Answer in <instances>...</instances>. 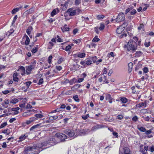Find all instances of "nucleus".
<instances>
[{
    "label": "nucleus",
    "instance_id": "nucleus-1",
    "mask_svg": "<svg viewBox=\"0 0 154 154\" xmlns=\"http://www.w3.org/2000/svg\"><path fill=\"white\" fill-rule=\"evenodd\" d=\"M126 48L128 51H131L134 52L137 49V48L135 42L132 40H130L127 43Z\"/></svg>",
    "mask_w": 154,
    "mask_h": 154
},
{
    "label": "nucleus",
    "instance_id": "nucleus-2",
    "mask_svg": "<svg viewBox=\"0 0 154 154\" xmlns=\"http://www.w3.org/2000/svg\"><path fill=\"white\" fill-rule=\"evenodd\" d=\"M36 63V61H34L31 63L30 65L26 66V72L27 75H29L30 74L32 70L35 69Z\"/></svg>",
    "mask_w": 154,
    "mask_h": 154
},
{
    "label": "nucleus",
    "instance_id": "nucleus-3",
    "mask_svg": "<svg viewBox=\"0 0 154 154\" xmlns=\"http://www.w3.org/2000/svg\"><path fill=\"white\" fill-rule=\"evenodd\" d=\"M55 137L57 138L59 142L63 141L67 138V136L65 134L62 133H58L56 134Z\"/></svg>",
    "mask_w": 154,
    "mask_h": 154
},
{
    "label": "nucleus",
    "instance_id": "nucleus-4",
    "mask_svg": "<svg viewBox=\"0 0 154 154\" xmlns=\"http://www.w3.org/2000/svg\"><path fill=\"white\" fill-rule=\"evenodd\" d=\"M130 152V150L128 147L120 148L119 154H128Z\"/></svg>",
    "mask_w": 154,
    "mask_h": 154
},
{
    "label": "nucleus",
    "instance_id": "nucleus-5",
    "mask_svg": "<svg viewBox=\"0 0 154 154\" xmlns=\"http://www.w3.org/2000/svg\"><path fill=\"white\" fill-rule=\"evenodd\" d=\"M125 20V14L123 12H120L119 13L116 19V20L117 22L123 21Z\"/></svg>",
    "mask_w": 154,
    "mask_h": 154
},
{
    "label": "nucleus",
    "instance_id": "nucleus-6",
    "mask_svg": "<svg viewBox=\"0 0 154 154\" xmlns=\"http://www.w3.org/2000/svg\"><path fill=\"white\" fill-rule=\"evenodd\" d=\"M64 132L66 134H67L70 137H73L75 134L73 131L69 129L65 130Z\"/></svg>",
    "mask_w": 154,
    "mask_h": 154
},
{
    "label": "nucleus",
    "instance_id": "nucleus-7",
    "mask_svg": "<svg viewBox=\"0 0 154 154\" xmlns=\"http://www.w3.org/2000/svg\"><path fill=\"white\" fill-rule=\"evenodd\" d=\"M105 126L103 125H97L94 126L91 128V130L95 131L97 129L104 128Z\"/></svg>",
    "mask_w": 154,
    "mask_h": 154
},
{
    "label": "nucleus",
    "instance_id": "nucleus-8",
    "mask_svg": "<svg viewBox=\"0 0 154 154\" xmlns=\"http://www.w3.org/2000/svg\"><path fill=\"white\" fill-rule=\"evenodd\" d=\"M44 146V145L42 143H40L38 144H37L36 146H35L36 147V149H35V150H37V151L36 150V152H35V154H38L40 151H41L42 150H40V148L43 147Z\"/></svg>",
    "mask_w": 154,
    "mask_h": 154
},
{
    "label": "nucleus",
    "instance_id": "nucleus-9",
    "mask_svg": "<svg viewBox=\"0 0 154 154\" xmlns=\"http://www.w3.org/2000/svg\"><path fill=\"white\" fill-rule=\"evenodd\" d=\"M17 71L19 72V73H20L22 75L25 74V70L24 67L21 66L19 67V69H17Z\"/></svg>",
    "mask_w": 154,
    "mask_h": 154
},
{
    "label": "nucleus",
    "instance_id": "nucleus-10",
    "mask_svg": "<svg viewBox=\"0 0 154 154\" xmlns=\"http://www.w3.org/2000/svg\"><path fill=\"white\" fill-rule=\"evenodd\" d=\"M19 73L15 72L13 74V80L16 82H18L19 81L18 76L19 75Z\"/></svg>",
    "mask_w": 154,
    "mask_h": 154
},
{
    "label": "nucleus",
    "instance_id": "nucleus-11",
    "mask_svg": "<svg viewBox=\"0 0 154 154\" xmlns=\"http://www.w3.org/2000/svg\"><path fill=\"white\" fill-rule=\"evenodd\" d=\"M10 102L9 100L5 99L4 102L2 103V106L5 108H7L8 106V104Z\"/></svg>",
    "mask_w": 154,
    "mask_h": 154
},
{
    "label": "nucleus",
    "instance_id": "nucleus-12",
    "mask_svg": "<svg viewBox=\"0 0 154 154\" xmlns=\"http://www.w3.org/2000/svg\"><path fill=\"white\" fill-rule=\"evenodd\" d=\"M124 29L125 28L122 26H120L116 29V32L118 34L122 33Z\"/></svg>",
    "mask_w": 154,
    "mask_h": 154
},
{
    "label": "nucleus",
    "instance_id": "nucleus-13",
    "mask_svg": "<svg viewBox=\"0 0 154 154\" xmlns=\"http://www.w3.org/2000/svg\"><path fill=\"white\" fill-rule=\"evenodd\" d=\"M136 106L138 108H141L142 107H145L147 106L146 103V102H141L137 104Z\"/></svg>",
    "mask_w": 154,
    "mask_h": 154
},
{
    "label": "nucleus",
    "instance_id": "nucleus-14",
    "mask_svg": "<svg viewBox=\"0 0 154 154\" xmlns=\"http://www.w3.org/2000/svg\"><path fill=\"white\" fill-rule=\"evenodd\" d=\"M55 135L53 136L52 138H51L50 140V141L52 142L53 143L56 144L58 143H59V140L57 138H56L55 137Z\"/></svg>",
    "mask_w": 154,
    "mask_h": 154
},
{
    "label": "nucleus",
    "instance_id": "nucleus-15",
    "mask_svg": "<svg viewBox=\"0 0 154 154\" xmlns=\"http://www.w3.org/2000/svg\"><path fill=\"white\" fill-rule=\"evenodd\" d=\"M67 12L69 13V15L73 16L75 15L76 14V11L75 10H72L71 9H69L67 11Z\"/></svg>",
    "mask_w": 154,
    "mask_h": 154
},
{
    "label": "nucleus",
    "instance_id": "nucleus-16",
    "mask_svg": "<svg viewBox=\"0 0 154 154\" xmlns=\"http://www.w3.org/2000/svg\"><path fill=\"white\" fill-rule=\"evenodd\" d=\"M23 102H20L19 104V106L21 108L24 107L25 106V103L26 101H27L26 98H24L23 99Z\"/></svg>",
    "mask_w": 154,
    "mask_h": 154
},
{
    "label": "nucleus",
    "instance_id": "nucleus-17",
    "mask_svg": "<svg viewBox=\"0 0 154 154\" xmlns=\"http://www.w3.org/2000/svg\"><path fill=\"white\" fill-rule=\"evenodd\" d=\"M20 108L19 107L13 108L11 109V110L14 112H12L11 113H13L14 115L17 114L18 113V110H19Z\"/></svg>",
    "mask_w": 154,
    "mask_h": 154
},
{
    "label": "nucleus",
    "instance_id": "nucleus-18",
    "mask_svg": "<svg viewBox=\"0 0 154 154\" xmlns=\"http://www.w3.org/2000/svg\"><path fill=\"white\" fill-rule=\"evenodd\" d=\"M141 112L143 113H150L151 112V111L148 109H143L141 110Z\"/></svg>",
    "mask_w": 154,
    "mask_h": 154
},
{
    "label": "nucleus",
    "instance_id": "nucleus-19",
    "mask_svg": "<svg viewBox=\"0 0 154 154\" xmlns=\"http://www.w3.org/2000/svg\"><path fill=\"white\" fill-rule=\"evenodd\" d=\"M19 101L18 99L15 98H12L10 100V102L11 103L15 104Z\"/></svg>",
    "mask_w": 154,
    "mask_h": 154
},
{
    "label": "nucleus",
    "instance_id": "nucleus-20",
    "mask_svg": "<svg viewBox=\"0 0 154 154\" xmlns=\"http://www.w3.org/2000/svg\"><path fill=\"white\" fill-rule=\"evenodd\" d=\"M32 29V27H29L26 30V32L28 35L29 36L30 38H31L32 36L30 35Z\"/></svg>",
    "mask_w": 154,
    "mask_h": 154
},
{
    "label": "nucleus",
    "instance_id": "nucleus-21",
    "mask_svg": "<svg viewBox=\"0 0 154 154\" xmlns=\"http://www.w3.org/2000/svg\"><path fill=\"white\" fill-rule=\"evenodd\" d=\"M58 118V117L57 115H55L50 116L49 119L50 121H52L57 119Z\"/></svg>",
    "mask_w": 154,
    "mask_h": 154
},
{
    "label": "nucleus",
    "instance_id": "nucleus-22",
    "mask_svg": "<svg viewBox=\"0 0 154 154\" xmlns=\"http://www.w3.org/2000/svg\"><path fill=\"white\" fill-rule=\"evenodd\" d=\"M22 7H20L18 8H16L14 9L11 11L12 14H15L16 12H18L21 8Z\"/></svg>",
    "mask_w": 154,
    "mask_h": 154
},
{
    "label": "nucleus",
    "instance_id": "nucleus-23",
    "mask_svg": "<svg viewBox=\"0 0 154 154\" xmlns=\"http://www.w3.org/2000/svg\"><path fill=\"white\" fill-rule=\"evenodd\" d=\"M34 11V9L33 8H32L29 10H27L25 11L26 14H31L33 13Z\"/></svg>",
    "mask_w": 154,
    "mask_h": 154
},
{
    "label": "nucleus",
    "instance_id": "nucleus-24",
    "mask_svg": "<svg viewBox=\"0 0 154 154\" xmlns=\"http://www.w3.org/2000/svg\"><path fill=\"white\" fill-rule=\"evenodd\" d=\"M140 151L143 154H146V152L144 148V146L143 145L140 146Z\"/></svg>",
    "mask_w": 154,
    "mask_h": 154
},
{
    "label": "nucleus",
    "instance_id": "nucleus-25",
    "mask_svg": "<svg viewBox=\"0 0 154 154\" xmlns=\"http://www.w3.org/2000/svg\"><path fill=\"white\" fill-rule=\"evenodd\" d=\"M32 111H33V112H35L37 111H36L34 109L27 111L26 112H25L23 113V116L26 117L27 116H29L30 114L29 112Z\"/></svg>",
    "mask_w": 154,
    "mask_h": 154
},
{
    "label": "nucleus",
    "instance_id": "nucleus-26",
    "mask_svg": "<svg viewBox=\"0 0 154 154\" xmlns=\"http://www.w3.org/2000/svg\"><path fill=\"white\" fill-rule=\"evenodd\" d=\"M85 54L84 53H79L77 54V56L78 57L82 58L85 57Z\"/></svg>",
    "mask_w": 154,
    "mask_h": 154
},
{
    "label": "nucleus",
    "instance_id": "nucleus-27",
    "mask_svg": "<svg viewBox=\"0 0 154 154\" xmlns=\"http://www.w3.org/2000/svg\"><path fill=\"white\" fill-rule=\"evenodd\" d=\"M133 63L130 62L128 64V71L130 72L131 71L133 68Z\"/></svg>",
    "mask_w": 154,
    "mask_h": 154
},
{
    "label": "nucleus",
    "instance_id": "nucleus-28",
    "mask_svg": "<svg viewBox=\"0 0 154 154\" xmlns=\"http://www.w3.org/2000/svg\"><path fill=\"white\" fill-rule=\"evenodd\" d=\"M26 138V136H25V135H21L19 138V140L18 141H21L25 140Z\"/></svg>",
    "mask_w": 154,
    "mask_h": 154
},
{
    "label": "nucleus",
    "instance_id": "nucleus-29",
    "mask_svg": "<svg viewBox=\"0 0 154 154\" xmlns=\"http://www.w3.org/2000/svg\"><path fill=\"white\" fill-rule=\"evenodd\" d=\"M14 31V30L13 29H11L8 32H6V35L9 36L13 33Z\"/></svg>",
    "mask_w": 154,
    "mask_h": 154
},
{
    "label": "nucleus",
    "instance_id": "nucleus-30",
    "mask_svg": "<svg viewBox=\"0 0 154 154\" xmlns=\"http://www.w3.org/2000/svg\"><path fill=\"white\" fill-rule=\"evenodd\" d=\"M137 128L140 131L142 132H145L146 130V129L145 128L142 127L138 126Z\"/></svg>",
    "mask_w": 154,
    "mask_h": 154
},
{
    "label": "nucleus",
    "instance_id": "nucleus-31",
    "mask_svg": "<svg viewBox=\"0 0 154 154\" xmlns=\"http://www.w3.org/2000/svg\"><path fill=\"white\" fill-rule=\"evenodd\" d=\"M58 12V11H57L56 9H54L51 13V16L52 17H54L55 15Z\"/></svg>",
    "mask_w": 154,
    "mask_h": 154
},
{
    "label": "nucleus",
    "instance_id": "nucleus-32",
    "mask_svg": "<svg viewBox=\"0 0 154 154\" xmlns=\"http://www.w3.org/2000/svg\"><path fill=\"white\" fill-rule=\"evenodd\" d=\"M62 31L64 32L65 31H68L69 30V28L67 26L66 24H65L63 29L62 28Z\"/></svg>",
    "mask_w": 154,
    "mask_h": 154
},
{
    "label": "nucleus",
    "instance_id": "nucleus-33",
    "mask_svg": "<svg viewBox=\"0 0 154 154\" xmlns=\"http://www.w3.org/2000/svg\"><path fill=\"white\" fill-rule=\"evenodd\" d=\"M120 100L122 103H127L128 102L127 99L125 97H121Z\"/></svg>",
    "mask_w": 154,
    "mask_h": 154
},
{
    "label": "nucleus",
    "instance_id": "nucleus-34",
    "mask_svg": "<svg viewBox=\"0 0 154 154\" xmlns=\"http://www.w3.org/2000/svg\"><path fill=\"white\" fill-rule=\"evenodd\" d=\"M2 132L3 133L6 134V135H8L10 133V131L9 129H7L3 131Z\"/></svg>",
    "mask_w": 154,
    "mask_h": 154
},
{
    "label": "nucleus",
    "instance_id": "nucleus-35",
    "mask_svg": "<svg viewBox=\"0 0 154 154\" xmlns=\"http://www.w3.org/2000/svg\"><path fill=\"white\" fill-rule=\"evenodd\" d=\"M141 117L144 119V120L148 122L149 120L150 117V116L149 117V116H142Z\"/></svg>",
    "mask_w": 154,
    "mask_h": 154
},
{
    "label": "nucleus",
    "instance_id": "nucleus-36",
    "mask_svg": "<svg viewBox=\"0 0 154 154\" xmlns=\"http://www.w3.org/2000/svg\"><path fill=\"white\" fill-rule=\"evenodd\" d=\"M73 98L74 100L77 102H79L80 101L79 99V98L78 96L77 95H75L73 96Z\"/></svg>",
    "mask_w": 154,
    "mask_h": 154
},
{
    "label": "nucleus",
    "instance_id": "nucleus-37",
    "mask_svg": "<svg viewBox=\"0 0 154 154\" xmlns=\"http://www.w3.org/2000/svg\"><path fill=\"white\" fill-rule=\"evenodd\" d=\"M142 53L140 51H137L135 53V56L137 57H140L142 54Z\"/></svg>",
    "mask_w": 154,
    "mask_h": 154
},
{
    "label": "nucleus",
    "instance_id": "nucleus-38",
    "mask_svg": "<svg viewBox=\"0 0 154 154\" xmlns=\"http://www.w3.org/2000/svg\"><path fill=\"white\" fill-rule=\"evenodd\" d=\"M36 119L38 118H41L44 117V116L42 114H38L35 115Z\"/></svg>",
    "mask_w": 154,
    "mask_h": 154
},
{
    "label": "nucleus",
    "instance_id": "nucleus-39",
    "mask_svg": "<svg viewBox=\"0 0 154 154\" xmlns=\"http://www.w3.org/2000/svg\"><path fill=\"white\" fill-rule=\"evenodd\" d=\"M31 83L32 82L29 81L24 83V84L26 85L27 87V88H29V86L31 85Z\"/></svg>",
    "mask_w": 154,
    "mask_h": 154
},
{
    "label": "nucleus",
    "instance_id": "nucleus-40",
    "mask_svg": "<svg viewBox=\"0 0 154 154\" xmlns=\"http://www.w3.org/2000/svg\"><path fill=\"white\" fill-rule=\"evenodd\" d=\"M26 38L25 43V44L26 45H28L29 42L30 40L29 38L27 36H26Z\"/></svg>",
    "mask_w": 154,
    "mask_h": 154
},
{
    "label": "nucleus",
    "instance_id": "nucleus-41",
    "mask_svg": "<svg viewBox=\"0 0 154 154\" xmlns=\"http://www.w3.org/2000/svg\"><path fill=\"white\" fill-rule=\"evenodd\" d=\"M104 119L106 121L108 122H112L113 120V119L112 117H106L104 118Z\"/></svg>",
    "mask_w": 154,
    "mask_h": 154
},
{
    "label": "nucleus",
    "instance_id": "nucleus-42",
    "mask_svg": "<svg viewBox=\"0 0 154 154\" xmlns=\"http://www.w3.org/2000/svg\"><path fill=\"white\" fill-rule=\"evenodd\" d=\"M104 17V16L103 15H98L97 16V18L98 20L103 19Z\"/></svg>",
    "mask_w": 154,
    "mask_h": 154
},
{
    "label": "nucleus",
    "instance_id": "nucleus-43",
    "mask_svg": "<svg viewBox=\"0 0 154 154\" xmlns=\"http://www.w3.org/2000/svg\"><path fill=\"white\" fill-rule=\"evenodd\" d=\"M94 63H95L97 60V58L96 56H94L90 58Z\"/></svg>",
    "mask_w": 154,
    "mask_h": 154
},
{
    "label": "nucleus",
    "instance_id": "nucleus-44",
    "mask_svg": "<svg viewBox=\"0 0 154 154\" xmlns=\"http://www.w3.org/2000/svg\"><path fill=\"white\" fill-rule=\"evenodd\" d=\"M92 63V61L91 59L90 58L86 62L85 64H87L88 65H89L91 64Z\"/></svg>",
    "mask_w": 154,
    "mask_h": 154
},
{
    "label": "nucleus",
    "instance_id": "nucleus-45",
    "mask_svg": "<svg viewBox=\"0 0 154 154\" xmlns=\"http://www.w3.org/2000/svg\"><path fill=\"white\" fill-rule=\"evenodd\" d=\"M99 39L97 37V36H95L94 38L93 39L92 41L94 42H97L99 41Z\"/></svg>",
    "mask_w": 154,
    "mask_h": 154
},
{
    "label": "nucleus",
    "instance_id": "nucleus-46",
    "mask_svg": "<svg viewBox=\"0 0 154 154\" xmlns=\"http://www.w3.org/2000/svg\"><path fill=\"white\" fill-rule=\"evenodd\" d=\"M104 25L103 24H101L99 28V29L100 30L103 29L104 28Z\"/></svg>",
    "mask_w": 154,
    "mask_h": 154
},
{
    "label": "nucleus",
    "instance_id": "nucleus-47",
    "mask_svg": "<svg viewBox=\"0 0 154 154\" xmlns=\"http://www.w3.org/2000/svg\"><path fill=\"white\" fill-rule=\"evenodd\" d=\"M7 125V123L6 122H5L2 123L0 126V128H2L4 127L5 126Z\"/></svg>",
    "mask_w": 154,
    "mask_h": 154
},
{
    "label": "nucleus",
    "instance_id": "nucleus-48",
    "mask_svg": "<svg viewBox=\"0 0 154 154\" xmlns=\"http://www.w3.org/2000/svg\"><path fill=\"white\" fill-rule=\"evenodd\" d=\"M41 125V124H37V125H35L32 126L30 128V130H32L33 129H34L37 128L39 125Z\"/></svg>",
    "mask_w": 154,
    "mask_h": 154
},
{
    "label": "nucleus",
    "instance_id": "nucleus-49",
    "mask_svg": "<svg viewBox=\"0 0 154 154\" xmlns=\"http://www.w3.org/2000/svg\"><path fill=\"white\" fill-rule=\"evenodd\" d=\"M71 48V46L70 45H68L66 47L65 50L66 51H69L70 50Z\"/></svg>",
    "mask_w": 154,
    "mask_h": 154
},
{
    "label": "nucleus",
    "instance_id": "nucleus-50",
    "mask_svg": "<svg viewBox=\"0 0 154 154\" xmlns=\"http://www.w3.org/2000/svg\"><path fill=\"white\" fill-rule=\"evenodd\" d=\"M52 58V56L51 55H50L49 56L48 59V63L49 64L51 63V60Z\"/></svg>",
    "mask_w": 154,
    "mask_h": 154
},
{
    "label": "nucleus",
    "instance_id": "nucleus-51",
    "mask_svg": "<svg viewBox=\"0 0 154 154\" xmlns=\"http://www.w3.org/2000/svg\"><path fill=\"white\" fill-rule=\"evenodd\" d=\"M60 111V108H57L55 110L51 111L49 113H52L57 112H59Z\"/></svg>",
    "mask_w": 154,
    "mask_h": 154
},
{
    "label": "nucleus",
    "instance_id": "nucleus-52",
    "mask_svg": "<svg viewBox=\"0 0 154 154\" xmlns=\"http://www.w3.org/2000/svg\"><path fill=\"white\" fill-rule=\"evenodd\" d=\"M89 116V115L88 114H87L86 115L82 116V118L84 120H86L87 119Z\"/></svg>",
    "mask_w": 154,
    "mask_h": 154
},
{
    "label": "nucleus",
    "instance_id": "nucleus-53",
    "mask_svg": "<svg viewBox=\"0 0 154 154\" xmlns=\"http://www.w3.org/2000/svg\"><path fill=\"white\" fill-rule=\"evenodd\" d=\"M137 12L136 11L135 9H134L132 10L131 11H130V13L131 15H134Z\"/></svg>",
    "mask_w": 154,
    "mask_h": 154
},
{
    "label": "nucleus",
    "instance_id": "nucleus-54",
    "mask_svg": "<svg viewBox=\"0 0 154 154\" xmlns=\"http://www.w3.org/2000/svg\"><path fill=\"white\" fill-rule=\"evenodd\" d=\"M17 15H16L14 17L13 20L12 21V25H13L14 23H15L16 20L17 19Z\"/></svg>",
    "mask_w": 154,
    "mask_h": 154
},
{
    "label": "nucleus",
    "instance_id": "nucleus-55",
    "mask_svg": "<svg viewBox=\"0 0 154 154\" xmlns=\"http://www.w3.org/2000/svg\"><path fill=\"white\" fill-rule=\"evenodd\" d=\"M38 50V49L37 48L35 47L33 48L32 50V52L33 53H35Z\"/></svg>",
    "mask_w": 154,
    "mask_h": 154
},
{
    "label": "nucleus",
    "instance_id": "nucleus-56",
    "mask_svg": "<svg viewBox=\"0 0 154 154\" xmlns=\"http://www.w3.org/2000/svg\"><path fill=\"white\" fill-rule=\"evenodd\" d=\"M144 28V25L143 24H140V26L138 27V29L140 30L143 29Z\"/></svg>",
    "mask_w": 154,
    "mask_h": 154
},
{
    "label": "nucleus",
    "instance_id": "nucleus-57",
    "mask_svg": "<svg viewBox=\"0 0 154 154\" xmlns=\"http://www.w3.org/2000/svg\"><path fill=\"white\" fill-rule=\"evenodd\" d=\"M81 0H75V4L76 5H79L81 3Z\"/></svg>",
    "mask_w": 154,
    "mask_h": 154
},
{
    "label": "nucleus",
    "instance_id": "nucleus-58",
    "mask_svg": "<svg viewBox=\"0 0 154 154\" xmlns=\"http://www.w3.org/2000/svg\"><path fill=\"white\" fill-rule=\"evenodd\" d=\"M11 91L6 90L4 91H2V93L5 94H8V93H10Z\"/></svg>",
    "mask_w": 154,
    "mask_h": 154
},
{
    "label": "nucleus",
    "instance_id": "nucleus-59",
    "mask_svg": "<svg viewBox=\"0 0 154 154\" xmlns=\"http://www.w3.org/2000/svg\"><path fill=\"white\" fill-rule=\"evenodd\" d=\"M43 82V79L42 78H41L39 79L38 82V84L41 85L42 84Z\"/></svg>",
    "mask_w": 154,
    "mask_h": 154
},
{
    "label": "nucleus",
    "instance_id": "nucleus-60",
    "mask_svg": "<svg viewBox=\"0 0 154 154\" xmlns=\"http://www.w3.org/2000/svg\"><path fill=\"white\" fill-rule=\"evenodd\" d=\"M151 152H153L154 151V146H152L151 147L149 148V150Z\"/></svg>",
    "mask_w": 154,
    "mask_h": 154
},
{
    "label": "nucleus",
    "instance_id": "nucleus-61",
    "mask_svg": "<svg viewBox=\"0 0 154 154\" xmlns=\"http://www.w3.org/2000/svg\"><path fill=\"white\" fill-rule=\"evenodd\" d=\"M138 120V118L137 116H134L132 119V120L134 122L137 121Z\"/></svg>",
    "mask_w": 154,
    "mask_h": 154
},
{
    "label": "nucleus",
    "instance_id": "nucleus-62",
    "mask_svg": "<svg viewBox=\"0 0 154 154\" xmlns=\"http://www.w3.org/2000/svg\"><path fill=\"white\" fill-rule=\"evenodd\" d=\"M103 72V74L102 75H103L104 74H106L107 72V69L106 68H104L103 69L102 71Z\"/></svg>",
    "mask_w": 154,
    "mask_h": 154
},
{
    "label": "nucleus",
    "instance_id": "nucleus-63",
    "mask_svg": "<svg viewBox=\"0 0 154 154\" xmlns=\"http://www.w3.org/2000/svg\"><path fill=\"white\" fill-rule=\"evenodd\" d=\"M74 42L76 44L79 43L81 42V40L80 39L74 40Z\"/></svg>",
    "mask_w": 154,
    "mask_h": 154
},
{
    "label": "nucleus",
    "instance_id": "nucleus-64",
    "mask_svg": "<svg viewBox=\"0 0 154 154\" xmlns=\"http://www.w3.org/2000/svg\"><path fill=\"white\" fill-rule=\"evenodd\" d=\"M32 108V106L31 105L29 104H28L26 106V109H31Z\"/></svg>",
    "mask_w": 154,
    "mask_h": 154
}]
</instances>
